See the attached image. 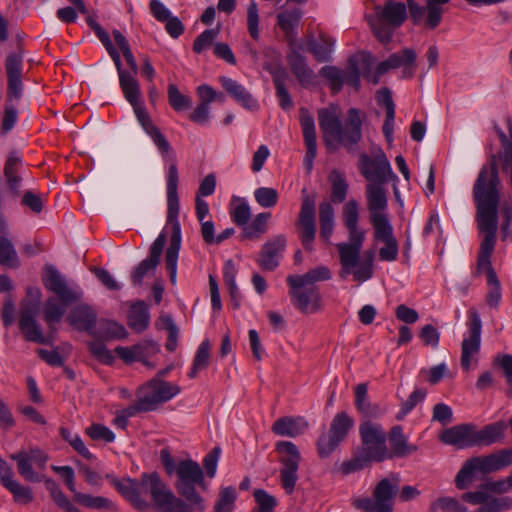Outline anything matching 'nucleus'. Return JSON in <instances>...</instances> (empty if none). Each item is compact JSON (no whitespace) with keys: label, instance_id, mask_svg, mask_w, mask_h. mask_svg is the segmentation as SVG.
Instances as JSON below:
<instances>
[{"label":"nucleus","instance_id":"obj_1","mask_svg":"<svg viewBox=\"0 0 512 512\" xmlns=\"http://www.w3.org/2000/svg\"><path fill=\"white\" fill-rule=\"evenodd\" d=\"M341 218L348 230V242L337 244L341 264L339 276L344 279L352 274L355 281L365 282L373 276L374 252L366 251L365 259L360 261L365 231L359 229V204L355 199H350L343 205Z\"/></svg>","mask_w":512,"mask_h":512},{"label":"nucleus","instance_id":"obj_2","mask_svg":"<svg viewBox=\"0 0 512 512\" xmlns=\"http://www.w3.org/2000/svg\"><path fill=\"white\" fill-rule=\"evenodd\" d=\"M501 181L493 159L481 167L473 185L476 222L480 242L497 241Z\"/></svg>","mask_w":512,"mask_h":512},{"label":"nucleus","instance_id":"obj_3","mask_svg":"<svg viewBox=\"0 0 512 512\" xmlns=\"http://www.w3.org/2000/svg\"><path fill=\"white\" fill-rule=\"evenodd\" d=\"M322 139L330 152H335L340 146L352 151L362 139V118L356 108L347 111L343 124L341 110L337 105L330 104L317 112Z\"/></svg>","mask_w":512,"mask_h":512},{"label":"nucleus","instance_id":"obj_4","mask_svg":"<svg viewBox=\"0 0 512 512\" xmlns=\"http://www.w3.org/2000/svg\"><path fill=\"white\" fill-rule=\"evenodd\" d=\"M160 460L168 475L177 474L175 487L178 493L195 506L197 512H204L206 506L203 498L196 492L195 487L205 488L204 474L200 465L191 459L181 460L177 464L168 448L160 451Z\"/></svg>","mask_w":512,"mask_h":512},{"label":"nucleus","instance_id":"obj_5","mask_svg":"<svg viewBox=\"0 0 512 512\" xmlns=\"http://www.w3.org/2000/svg\"><path fill=\"white\" fill-rule=\"evenodd\" d=\"M169 163L167 170V221L172 225L170 244L166 250L165 263L169 272V278L173 285L177 280V261L181 247V227L178 221L179 198L178 181L179 174L176 156L164 159Z\"/></svg>","mask_w":512,"mask_h":512},{"label":"nucleus","instance_id":"obj_6","mask_svg":"<svg viewBox=\"0 0 512 512\" xmlns=\"http://www.w3.org/2000/svg\"><path fill=\"white\" fill-rule=\"evenodd\" d=\"M118 492L138 511L145 512L150 508L147 496H150L154 506L168 489L157 472L143 473L139 480L125 478L113 480Z\"/></svg>","mask_w":512,"mask_h":512},{"label":"nucleus","instance_id":"obj_7","mask_svg":"<svg viewBox=\"0 0 512 512\" xmlns=\"http://www.w3.org/2000/svg\"><path fill=\"white\" fill-rule=\"evenodd\" d=\"M407 7L403 2L386 1L383 5L375 7V14L368 18L375 37L382 43L392 39L394 31L407 19Z\"/></svg>","mask_w":512,"mask_h":512},{"label":"nucleus","instance_id":"obj_8","mask_svg":"<svg viewBox=\"0 0 512 512\" xmlns=\"http://www.w3.org/2000/svg\"><path fill=\"white\" fill-rule=\"evenodd\" d=\"M123 95L126 101L130 103V105L133 107L138 122L142 126L143 130L152 139L162 159L164 160L176 156L169 141L164 136V134H162L160 129L153 124L149 114L144 108L140 85L136 86V88H132V90H127L126 92H123Z\"/></svg>","mask_w":512,"mask_h":512},{"label":"nucleus","instance_id":"obj_9","mask_svg":"<svg viewBox=\"0 0 512 512\" xmlns=\"http://www.w3.org/2000/svg\"><path fill=\"white\" fill-rule=\"evenodd\" d=\"M42 292L38 287H28L26 297L20 304L19 328L27 341L46 344L47 338L43 335L42 329L36 317L38 315Z\"/></svg>","mask_w":512,"mask_h":512},{"label":"nucleus","instance_id":"obj_10","mask_svg":"<svg viewBox=\"0 0 512 512\" xmlns=\"http://www.w3.org/2000/svg\"><path fill=\"white\" fill-rule=\"evenodd\" d=\"M361 447L358 451L372 462H382L389 458L384 428L370 420L363 421L359 426Z\"/></svg>","mask_w":512,"mask_h":512},{"label":"nucleus","instance_id":"obj_11","mask_svg":"<svg viewBox=\"0 0 512 512\" xmlns=\"http://www.w3.org/2000/svg\"><path fill=\"white\" fill-rule=\"evenodd\" d=\"M468 331L461 343L460 364L463 370L470 371L477 364L481 348L482 321L475 309L468 312Z\"/></svg>","mask_w":512,"mask_h":512},{"label":"nucleus","instance_id":"obj_12","mask_svg":"<svg viewBox=\"0 0 512 512\" xmlns=\"http://www.w3.org/2000/svg\"><path fill=\"white\" fill-rule=\"evenodd\" d=\"M496 241L480 242L477 254L475 276L486 273L489 290L487 303L491 307H497L501 300V288L497 274L492 266L491 257L494 253Z\"/></svg>","mask_w":512,"mask_h":512},{"label":"nucleus","instance_id":"obj_13","mask_svg":"<svg viewBox=\"0 0 512 512\" xmlns=\"http://www.w3.org/2000/svg\"><path fill=\"white\" fill-rule=\"evenodd\" d=\"M276 450L281 454L279 459L282 465L280 468L281 486L287 494H292L298 481L300 452L296 445L290 441L277 442Z\"/></svg>","mask_w":512,"mask_h":512},{"label":"nucleus","instance_id":"obj_14","mask_svg":"<svg viewBox=\"0 0 512 512\" xmlns=\"http://www.w3.org/2000/svg\"><path fill=\"white\" fill-rule=\"evenodd\" d=\"M397 488V483L383 479L375 487L372 497L354 499L352 505L364 512H393V499Z\"/></svg>","mask_w":512,"mask_h":512},{"label":"nucleus","instance_id":"obj_15","mask_svg":"<svg viewBox=\"0 0 512 512\" xmlns=\"http://www.w3.org/2000/svg\"><path fill=\"white\" fill-rule=\"evenodd\" d=\"M359 171L369 183L374 184H385L396 178L388 158L380 148L373 153V157L365 153L360 155Z\"/></svg>","mask_w":512,"mask_h":512},{"label":"nucleus","instance_id":"obj_16","mask_svg":"<svg viewBox=\"0 0 512 512\" xmlns=\"http://www.w3.org/2000/svg\"><path fill=\"white\" fill-rule=\"evenodd\" d=\"M409 15L415 25L424 24L429 29H435L441 22L444 13L443 5L450 0H407Z\"/></svg>","mask_w":512,"mask_h":512},{"label":"nucleus","instance_id":"obj_17","mask_svg":"<svg viewBox=\"0 0 512 512\" xmlns=\"http://www.w3.org/2000/svg\"><path fill=\"white\" fill-rule=\"evenodd\" d=\"M353 419L345 412H340L333 418L328 433H323L317 441V449L321 458H326L345 439L353 427Z\"/></svg>","mask_w":512,"mask_h":512},{"label":"nucleus","instance_id":"obj_18","mask_svg":"<svg viewBox=\"0 0 512 512\" xmlns=\"http://www.w3.org/2000/svg\"><path fill=\"white\" fill-rule=\"evenodd\" d=\"M287 283L291 302L297 310L312 314L321 309V295L316 286L307 285L291 276L287 277Z\"/></svg>","mask_w":512,"mask_h":512},{"label":"nucleus","instance_id":"obj_19","mask_svg":"<svg viewBox=\"0 0 512 512\" xmlns=\"http://www.w3.org/2000/svg\"><path fill=\"white\" fill-rule=\"evenodd\" d=\"M179 393L178 385L153 378L139 388L137 396L141 398L149 411H153L159 404L169 401Z\"/></svg>","mask_w":512,"mask_h":512},{"label":"nucleus","instance_id":"obj_20","mask_svg":"<svg viewBox=\"0 0 512 512\" xmlns=\"http://www.w3.org/2000/svg\"><path fill=\"white\" fill-rule=\"evenodd\" d=\"M382 185L368 183L365 187L366 205L372 227L390 222L387 193Z\"/></svg>","mask_w":512,"mask_h":512},{"label":"nucleus","instance_id":"obj_21","mask_svg":"<svg viewBox=\"0 0 512 512\" xmlns=\"http://www.w3.org/2000/svg\"><path fill=\"white\" fill-rule=\"evenodd\" d=\"M298 225L300 226L299 238L303 247L311 251L316 234L315 226V196H310L307 190H302V202L298 216Z\"/></svg>","mask_w":512,"mask_h":512},{"label":"nucleus","instance_id":"obj_22","mask_svg":"<svg viewBox=\"0 0 512 512\" xmlns=\"http://www.w3.org/2000/svg\"><path fill=\"white\" fill-rule=\"evenodd\" d=\"M166 243L165 233H160L152 243L149 255L143 259L131 271V282L133 286H141L145 277L152 275L160 262V258Z\"/></svg>","mask_w":512,"mask_h":512},{"label":"nucleus","instance_id":"obj_23","mask_svg":"<svg viewBox=\"0 0 512 512\" xmlns=\"http://www.w3.org/2000/svg\"><path fill=\"white\" fill-rule=\"evenodd\" d=\"M45 287L56 294L59 300L63 303L77 302L82 297L80 289H74L68 286L62 274L53 266L46 268L45 276L43 277Z\"/></svg>","mask_w":512,"mask_h":512},{"label":"nucleus","instance_id":"obj_24","mask_svg":"<svg viewBox=\"0 0 512 512\" xmlns=\"http://www.w3.org/2000/svg\"><path fill=\"white\" fill-rule=\"evenodd\" d=\"M374 65V59L371 54L361 52L353 55L348 60V65L344 72V83L352 86L356 90L360 87V76L370 80V72Z\"/></svg>","mask_w":512,"mask_h":512},{"label":"nucleus","instance_id":"obj_25","mask_svg":"<svg viewBox=\"0 0 512 512\" xmlns=\"http://www.w3.org/2000/svg\"><path fill=\"white\" fill-rule=\"evenodd\" d=\"M374 240L384 244L379 249V258L382 261H396L399 254V244L393 233L391 222L384 223L373 227Z\"/></svg>","mask_w":512,"mask_h":512},{"label":"nucleus","instance_id":"obj_26","mask_svg":"<svg viewBox=\"0 0 512 512\" xmlns=\"http://www.w3.org/2000/svg\"><path fill=\"white\" fill-rule=\"evenodd\" d=\"M440 439L459 449L476 446L475 427L468 424L451 427L441 434Z\"/></svg>","mask_w":512,"mask_h":512},{"label":"nucleus","instance_id":"obj_27","mask_svg":"<svg viewBox=\"0 0 512 512\" xmlns=\"http://www.w3.org/2000/svg\"><path fill=\"white\" fill-rule=\"evenodd\" d=\"M286 246L284 235H277L268 240L262 247L258 264L264 270L273 271L279 265V258Z\"/></svg>","mask_w":512,"mask_h":512},{"label":"nucleus","instance_id":"obj_28","mask_svg":"<svg viewBox=\"0 0 512 512\" xmlns=\"http://www.w3.org/2000/svg\"><path fill=\"white\" fill-rule=\"evenodd\" d=\"M478 472L489 474L503 470L512 465V448L500 449L486 456L474 457Z\"/></svg>","mask_w":512,"mask_h":512},{"label":"nucleus","instance_id":"obj_29","mask_svg":"<svg viewBox=\"0 0 512 512\" xmlns=\"http://www.w3.org/2000/svg\"><path fill=\"white\" fill-rule=\"evenodd\" d=\"M300 123L303 131V138L306 145L305 162L308 169L312 168L313 160L317 153V140L315 122L309 111L305 108L300 109Z\"/></svg>","mask_w":512,"mask_h":512},{"label":"nucleus","instance_id":"obj_30","mask_svg":"<svg viewBox=\"0 0 512 512\" xmlns=\"http://www.w3.org/2000/svg\"><path fill=\"white\" fill-rule=\"evenodd\" d=\"M67 321L78 331L90 332L96 325L97 314L91 306L80 304L70 311Z\"/></svg>","mask_w":512,"mask_h":512},{"label":"nucleus","instance_id":"obj_31","mask_svg":"<svg viewBox=\"0 0 512 512\" xmlns=\"http://www.w3.org/2000/svg\"><path fill=\"white\" fill-rule=\"evenodd\" d=\"M287 62L301 85L307 86L313 82L314 72L308 67L305 57L301 55L294 45L291 46V50L287 55Z\"/></svg>","mask_w":512,"mask_h":512},{"label":"nucleus","instance_id":"obj_32","mask_svg":"<svg viewBox=\"0 0 512 512\" xmlns=\"http://www.w3.org/2000/svg\"><path fill=\"white\" fill-rule=\"evenodd\" d=\"M219 82L225 91L244 108L252 110L258 107L257 101L242 84L226 76H220Z\"/></svg>","mask_w":512,"mask_h":512},{"label":"nucleus","instance_id":"obj_33","mask_svg":"<svg viewBox=\"0 0 512 512\" xmlns=\"http://www.w3.org/2000/svg\"><path fill=\"white\" fill-rule=\"evenodd\" d=\"M389 444L391 450H389V458L393 457H406L417 451V446L408 442L407 436L403 433L401 426H394L389 433Z\"/></svg>","mask_w":512,"mask_h":512},{"label":"nucleus","instance_id":"obj_34","mask_svg":"<svg viewBox=\"0 0 512 512\" xmlns=\"http://www.w3.org/2000/svg\"><path fill=\"white\" fill-rule=\"evenodd\" d=\"M68 303L59 302L55 297H49L43 306V319L49 328L50 336L57 333V324H59L66 312Z\"/></svg>","mask_w":512,"mask_h":512},{"label":"nucleus","instance_id":"obj_35","mask_svg":"<svg viewBox=\"0 0 512 512\" xmlns=\"http://www.w3.org/2000/svg\"><path fill=\"white\" fill-rule=\"evenodd\" d=\"M507 427L508 425L506 422L497 421L484 426L480 430L475 429L476 446H488L502 442L504 440Z\"/></svg>","mask_w":512,"mask_h":512},{"label":"nucleus","instance_id":"obj_36","mask_svg":"<svg viewBox=\"0 0 512 512\" xmlns=\"http://www.w3.org/2000/svg\"><path fill=\"white\" fill-rule=\"evenodd\" d=\"M318 218L320 225V237L325 243L330 244V239L336 225L335 209L330 201L324 200L319 204Z\"/></svg>","mask_w":512,"mask_h":512},{"label":"nucleus","instance_id":"obj_37","mask_svg":"<svg viewBox=\"0 0 512 512\" xmlns=\"http://www.w3.org/2000/svg\"><path fill=\"white\" fill-rule=\"evenodd\" d=\"M308 428V423L301 417H282L276 420L272 431L279 436L296 437Z\"/></svg>","mask_w":512,"mask_h":512},{"label":"nucleus","instance_id":"obj_38","mask_svg":"<svg viewBox=\"0 0 512 512\" xmlns=\"http://www.w3.org/2000/svg\"><path fill=\"white\" fill-rule=\"evenodd\" d=\"M21 165V156L15 151L10 152L5 161L3 172L6 179V183L14 194L19 193L22 182V178L19 174V168Z\"/></svg>","mask_w":512,"mask_h":512},{"label":"nucleus","instance_id":"obj_39","mask_svg":"<svg viewBox=\"0 0 512 512\" xmlns=\"http://www.w3.org/2000/svg\"><path fill=\"white\" fill-rule=\"evenodd\" d=\"M377 101L379 105L384 106L386 110V118L383 124V134L386 140L391 143L393 141L394 120H395V104L393 102L390 91L387 88L378 92Z\"/></svg>","mask_w":512,"mask_h":512},{"label":"nucleus","instance_id":"obj_40","mask_svg":"<svg viewBox=\"0 0 512 512\" xmlns=\"http://www.w3.org/2000/svg\"><path fill=\"white\" fill-rule=\"evenodd\" d=\"M301 18L302 11L298 8L283 11L277 15V24L290 41L291 46L294 45L293 42L296 37L295 29L298 27Z\"/></svg>","mask_w":512,"mask_h":512},{"label":"nucleus","instance_id":"obj_41","mask_svg":"<svg viewBox=\"0 0 512 512\" xmlns=\"http://www.w3.org/2000/svg\"><path fill=\"white\" fill-rule=\"evenodd\" d=\"M127 322L129 327L137 333L143 332L148 327L150 314L145 302L138 301L131 306Z\"/></svg>","mask_w":512,"mask_h":512},{"label":"nucleus","instance_id":"obj_42","mask_svg":"<svg viewBox=\"0 0 512 512\" xmlns=\"http://www.w3.org/2000/svg\"><path fill=\"white\" fill-rule=\"evenodd\" d=\"M367 391V383H360L355 386V406L364 417L371 418L380 413V407L378 404H372L370 402Z\"/></svg>","mask_w":512,"mask_h":512},{"label":"nucleus","instance_id":"obj_43","mask_svg":"<svg viewBox=\"0 0 512 512\" xmlns=\"http://www.w3.org/2000/svg\"><path fill=\"white\" fill-rule=\"evenodd\" d=\"M108 54L111 56L114 65L116 67L118 78H119V85L123 92H126L127 90H132V88H136V86H139L140 83L137 80L134 75L123 68L121 57L119 52L116 50L115 47H111L107 50Z\"/></svg>","mask_w":512,"mask_h":512},{"label":"nucleus","instance_id":"obj_44","mask_svg":"<svg viewBox=\"0 0 512 512\" xmlns=\"http://www.w3.org/2000/svg\"><path fill=\"white\" fill-rule=\"evenodd\" d=\"M271 214L269 212H262L255 216L250 224L243 226L241 232L242 240H258L267 231V222Z\"/></svg>","mask_w":512,"mask_h":512},{"label":"nucleus","instance_id":"obj_45","mask_svg":"<svg viewBox=\"0 0 512 512\" xmlns=\"http://www.w3.org/2000/svg\"><path fill=\"white\" fill-rule=\"evenodd\" d=\"M7 235V228L4 232H0V264L15 269L20 266V260L13 243Z\"/></svg>","mask_w":512,"mask_h":512},{"label":"nucleus","instance_id":"obj_46","mask_svg":"<svg viewBox=\"0 0 512 512\" xmlns=\"http://www.w3.org/2000/svg\"><path fill=\"white\" fill-rule=\"evenodd\" d=\"M416 60V52L413 49L406 48L399 53H393L387 58V64L391 69H396L400 66L404 67V72L411 77L414 73Z\"/></svg>","mask_w":512,"mask_h":512},{"label":"nucleus","instance_id":"obj_47","mask_svg":"<svg viewBox=\"0 0 512 512\" xmlns=\"http://www.w3.org/2000/svg\"><path fill=\"white\" fill-rule=\"evenodd\" d=\"M10 458L17 463L18 473L29 482H39L43 477L39 476L33 470V463L28 457V452L26 450H20L17 453L11 454Z\"/></svg>","mask_w":512,"mask_h":512},{"label":"nucleus","instance_id":"obj_48","mask_svg":"<svg viewBox=\"0 0 512 512\" xmlns=\"http://www.w3.org/2000/svg\"><path fill=\"white\" fill-rule=\"evenodd\" d=\"M329 181L331 183V203H342L345 201L348 194L349 185L342 173L338 170H332L329 174Z\"/></svg>","mask_w":512,"mask_h":512},{"label":"nucleus","instance_id":"obj_49","mask_svg":"<svg viewBox=\"0 0 512 512\" xmlns=\"http://www.w3.org/2000/svg\"><path fill=\"white\" fill-rule=\"evenodd\" d=\"M210 350L211 344L208 339H204L197 348L195 353L192 367L188 372V377L193 379L197 376V373L201 370L206 369L210 363Z\"/></svg>","mask_w":512,"mask_h":512},{"label":"nucleus","instance_id":"obj_50","mask_svg":"<svg viewBox=\"0 0 512 512\" xmlns=\"http://www.w3.org/2000/svg\"><path fill=\"white\" fill-rule=\"evenodd\" d=\"M6 488L13 496V501L19 505H29L34 500L33 491L29 486L22 485L13 479L5 483Z\"/></svg>","mask_w":512,"mask_h":512},{"label":"nucleus","instance_id":"obj_51","mask_svg":"<svg viewBox=\"0 0 512 512\" xmlns=\"http://www.w3.org/2000/svg\"><path fill=\"white\" fill-rule=\"evenodd\" d=\"M287 73L283 69H278L273 73V83L276 88V95L279 98V104L287 110L292 107V100L290 94L285 86Z\"/></svg>","mask_w":512,"mask_h":512},{"label":"nucleus","instance_id":"obj_52","mask_svg":"<svg viewBox=\"0 0 512 512\" xmlns=\"http://www.w3.org/2000/svg\"><path fill=\"white\" fill-rule=\"evenodd\" d=\"M334 42L329 38H322V43H318L314 39L307 42L308 51L315 57L318 62H327L330 60Z\"/></svg>","mask_w":512,"mask_h":512},{"label":"nucleus","instance_id":"obj_53","mask_svg":"<svg viewBox=\"0 0 512 512\" xmlns=\"http://www.w3.org/2000/svg\"><path fill=\"white\" fill-rule=\"evenodd\" d=\"M478 472L477 463L473 458L468 459L455 477V483L458 489H466L473 482V475Z\"/></svg>","mask_w":512,"mask_h":512},{"label":"nucleus","instance_id":"obj_54","mask_svg":"<svg viewBox=\"0 0 512 512\" xmlns=\"http://www.w3.org/2000/svg\"><path fill=\"white\" fill-rule=\"evenodd\" d=\"M168 100L170 106L176 111L188 110L192 107V99L180 92L175 84L168 86Z\"/></svg>","mask_w":512,"mask_h":512},{"label":"nucleus","instance_id":"obj_55","mask_svg":"<svg viewBox=\"0 0 512 512\" xmlns=\"http://www.w3.org/2000/svg\"><path fill=\"white\" fill-rule=\"evenodd\" d=\"M291 277L307 284L315 286L314 284L319 281H327L331 278V272L326 266H318L310 269L303 275H290Z\"/></svg>","mask_w":512,"mask_h":512},{"label":"nucleus","instance_id":"obj_56","mask_svg":"<svg viewBox=\"0 0 512 512\" xmlns=\"http://www.w3.org/2000/svg\"><path fill=\"white\" fill-rule=\"evenodd\" d=\"M23 49L19 45L16 51L9 53L5 60L7 77L22 76Z\"/></svg>","mask_w":512,"mask_h":512},{"label":"nucleus","instance_id":"obj_57","mask_svg":"<svg viewBox=\"0 0 512 512\" xmlns=\"http://www.w3.org/2000/svg\"><path fill=\"white\" fill-rule=\"evenodd\" d=\"M254 198L260 207L272 208L278 203L279 194L274 188L259 187L254 191Z\"/></svg>","mask_w":512,"mask_h":512},{"label":"nucleus","instance_id":"obj_58","mask_svg":"<svg viewBox=\"0 0 512 512\" xmlns=\"http://www.w3.org/2000/svg\"><path fill=\"white\" fill-rule=\"evenodd\" d=\"M320 75L329 81L334 93L339 92L344 85V72L335 66H324L319 71Z\"/></svg>","mask_w":512,"mask_h":512},{"label":"nucleus","instance_id":"obj_59","mask_svg":"<svg viewBox=\"0 0 512 512\" xmlns=\"http://www.w3.org/2000/svg\"><path fill=\"white\" fill-rule=\"evenodd\" d=\"M99 334L105 339H124L128 332L123 325L115 321H104L100 324Z\"/></svg>","mask_w":512,"mask_h":512},{"label":"nucleus","instance_id":"obj_60","mask_svg":"<svg viewBox=\"0 0 512 512\" xmlns=\"http://www.w3.org/2000/svg\"><path fill=\"white\" fill-rule=\"evenodd\" d=\"M60 433L62 438L68 442L72 448L77 451L81 456L84 458L91 460L93 459L92 453L87 449L84 442L80 438L78 434H73L70 430L67 428L62 427L60 429Z\"/></svg>","mask_w":512,"mask_h":512},{"label":"nucleus","instance_id":"obj_61","mask_svg":"<svg viewBox=\"0 0 512 512\" xmlns=\"http://www.w3.org/2000/svg\"><path fill=\"white\" fill-rule=\"evenodd\" d=\"M76 502L88 508L112 509L113 503L102 496H91L84 493H76Z\"/></svg>","mask_w":512,"mask_h":512},{"label":"nucleus","instance_id":"obj_62","mask_svg":"<svg viewBox=\"0 0 512 512\" xmlns=\"http://www.w3.org/2000/svg\"><path fill=\"white\" fill-rule=\"evenodd\" d=\"M236 500V491L233 487L223 488L214 507V512H231Z\"/></svg>","mask_w":512,"mask_h":512},{"label":"nucleus","instance_id":"obj_63","mask_svg":"<svg viewBox=\"0 0 512 512\" xmlns=\"http://www.w3.org/2000/svg\"><path fill=\"white\" fill-rule=\"evenodd\" d=\"M438 508L444 512H467V508L453 497H441L437 499V501L432 504L431 510L432 512H436Z\"/></svg>","mask_w":512,"mask_h":512},{"label":"nucleus","instance_id":"obj_64","mask_svg":"<svg viewBox=\"0 0 512 512\" xmlns=\"http://www.w3.org/2000/svg\"><path fill=\"white\" fill-rule=\"evenodd\" d=\"M230 215L235 224L243 227L251 217V208L246 201H240L231 209Z\"/></svg>","mask_w":512,"mask_h":512}]
</instances>
